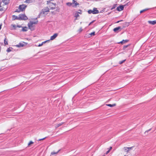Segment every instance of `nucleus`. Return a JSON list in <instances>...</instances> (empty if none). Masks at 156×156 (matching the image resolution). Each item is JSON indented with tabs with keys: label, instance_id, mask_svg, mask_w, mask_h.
<instances>
[{
	"label": "nucleus",
	"instance_id": "3",
	"mask_svg": "<svg viewBox=\"0 0 156 156\" xmlns=\"http://www.w3.org/2000/svg\"><path fill=\"white\" fill-rule=\"evenodd\" d=\"M27 6L24 4H22L19 5V8L16 11L19 12L21 11H23L25 9Z\"/></svg>",
	"mask_w": 156,
	"mask_h": 156
},
{
	"label": "nucleus",
	"instance_id": "26",
	"mask_svg": "<svg viewBox=\"0 0 156 156\" xmlns=\"http://www.w3.org/2000/svg\"><path fill=\"white\" fill-rule=\"evenodd\" d=\"M148 9H144L143 10H141L140 11V13H142L144 12V11H146V10H147Z\"/></svg>",
	"mask_w": 156,
	"mask_h": 156
},
{
	"label": "nucleus",
	"instance_id": "40",
	"mask_svg": "<svg viewBox=\"0 0 156 156\" xmlns=\"http://www.w3.org/2000/svg\"><path fill=\"white\" fill-rule=\"evenodd\" d=\"M94 22V21H92L91 22V24L93 23Z\"/></svg>",
	"mask_w": 156,
	"mask_h": 156
},
{
	"label": "nucleus",
	"instance_id": "27",
	"mask_svg": "<svg viewBox=\"0 0 156 156\" xmlns=\"http://www.w3.org/2000/svg\"><path fill=\"white\" fill-rule=\"evenodd\" d=\"M83 30V29H82V27H80L79 30H78V31L79 33H80Z\"/></svg>",
	"mask_w": 156,
	"mask_h": 156
},
{
	"label": "nucleus",
	"instance_id": "6",
	"mask_svg": "<svg viewBox=\"0 0 156 156\" xmlns=\"http://www.w3.org/2000/svg\"><path fill=\"white\" fill-rule=\"evenodd\" d=\"M19 20H25L27 19V16L24 14H21L19 15Z\"/></svg>",
	"mask_w": 156,
	"mask_h": 156
},
{
	"label": "nucleus",
	"instance_id": "36",
	"mask_svg": "<svg viewBox=\"0 0 156 156\" xmlns=\"http://www.w3.org/2000/svg\"><path fill=\"white\" fill-rule=\"evenodd\" d=\"M110 152V150H108V151L106 152V154H107L108 153H109V152Z\"/></svg>",
	"mask_w": 156,
	"mask_h": 156
},
{
	"label": "nucleus",
	"instance_id": "21",
	"mask_svg": "<svg viewBox=\"0 0 156 156\" xmlns=\"http://www.w3.org/2000/svg\"><path fill=\"white\" fill-rule=\"evenodd\" d=\"M9 0H3V2L5 4H8L9 2Z\"/></svg>",
	"mask_w": 156,
	"mask_h": 156
},
{
	"label": "nucleus",
	"instance_id": "16",
	"mask_svg": "<svg viewBox=\"0 0 156 156\" xmlns=\"http://www.w3.org/2000/svg\"><path fill=\"white\" fill-rule=\"evenodd\" d=\"M49 41V40H47V41H45L44 42H42V43H41V44H39L38 45V46L40 47V46H42L43 45V44H44V43H46V42H48V41Z\"/></svg>",
	"mask_w": 156,
	"mask_h": 156
},
{
	"label": "nucleus",
	"instance_id": "9",
	"mask_svg": "<svg viewBox=\"0 0 156 156\" xmlns=\"http://www.w3.org/2000/svg\"><path fill=\"white\" fill-rule=\"evenodd\" d=\"M72 4H74V5H73V7H76L78 5H79V4L74 0H73Z\"/></svg>",
	"mask_w": 156,
	"mask_h": 156
},
{
	"label": "nucleus",
	"instance_id": "31",
	"mask_svg": "<svg viewBox=\"0 0 156 156\" xmlns=\"http://www.w3.org/2000/svg\"><path fill=\"white\" fill-rule=\"evenodd\" d=\"M33 143V142L32 141H30V142L28 143V145L29 146L31 144H32Z\"/></svg>",
	"mask_w": 156,
	"mask_h": 156
},
{
	"label": "nucleus",
	"instance_id": "7",
	"mask_svg": "<svg viewBox=\"0 0 156 156\" xmlns=\"http://www.w3.org/2000/svg\"><path fill=\"white\" fill-rule=\"evenodd\" d=\"M124 5H121L118 7L116 9L117 11H121L122 10H123L124 8Z\"/></svg>",
	"mask_w": 156,
	"mask_h": 156
},
{
	"label": "nucleus",
	"instance_id": "18",
	"mask_svg": "<svg viewBox=\"0 0 156 156\" xmlns=\"http://www.w3.org/2000/svg\"><path fill=\"white\" fill-rule=\"evenodd\" d=\"M128 41V40H123L122 41H121L119 43H121V44H124L125 43Z\"/></svg>",
	"mask_w": 156,
	"mask_h": 156
},
{
	"label": "nucleus",
	"instance_id": "33",
	"mask_svg": "<svg viewBox=\"0 0 156 156\" xmlns=\"http://www.w3.org/2000/svg\"><path fill=\"white\" fill-rule=\"evenodd\" d=\"M128 46H129V45L124 46L123 47V49H125L126 48H127L128 47Z\"/></svg>",
	"mask_w": 156,
	"mask_h": 156
},
{
	"label": "nucleus",
	"instance_id": "28",
	"mask_svg": "<svg viewBox=\"0 0 156 156\" xmlns=\"http://www.w3.org/2000/svg\"><path fill=\"white\" fill-rule=\"evenodd\" d=\"M6 51L8 52H10V51H11V48H9L7 49Z\"/></svg>",
	"mask_w": 156,
	"mask_h": 156
},
{
	"label": "nucleus",
	"instance_id": "1",
	"mask_svg": "<svg viewBox=\"0 0 156 156\" xmlns=\"http://www.w3.org/2000/svg\"><path fill=\"white\" fill-rule=\"evenodd\" d=\"M38 21L36 22L30 21L29 23H28V26L29 29L31 30H33L34 29V25L37 24Z\"/></svg>",
	"mask_w": 156,
	"mask_h": 156
},
{
	"label": "nucleus",
	"instance_id": "24",
	"mask_svg": "<svg viewBox=\"0 0 156 156\" xmlns=\"http://www.w3.org/2000/svg\"><path fill=\"white\" fill-rule=\"evenodd\" d=\"M4 44L5 45H7L8 44V41H6V38H5L4 40Z\"/></svg>",
	"mask_w": 156,
	"mask_h": 156
},
{
	"label": "nucleus",
	"instance_id": "15",
	"mask_svg": "<svg viewBox=\"0 0 156 156\" xmlns=\"http://www.w3.org/2000/svg\"><path fill=\"white\" fill-rule=\"evenodd\" d=\"M28 28L26 27H23L22 30L23 31H26L27 30Z\"/></svg>",
	"mask_w": 156,
	"mask_h": 156
},
{
	"label": "nucleus",
	"instance_id": "4",
	"mask_svg": "<svg viewBox=\"0 0 156 156\" xmlns=\"http://www.w3.org/2000/svg\"><path fill=\"white\" fill-rule=\"evenodd\" d=\"M49 12V9L48 7H46L43 9L41 12L40 14H43L44 15H46L48 14Z\"/></svg>",
	"mask_w": 156,
	"mask_h": 156
},
{
	"label": "nucleus",
	"instance_id": "17",
	"mask_svg": "<svg viewBox=\"0 0 156 156\" xmlns=\"http://www.w3.org/2000/svg\"><path fill=\"white\" fill-rule=\"evenodd\" d=\"M63 124V122H62L61 123L57 124L55 126V127L56 128H57L59 127V126H61V125H62Z\"/></svg>",
	"mask_w": 156,
	"mask_h": 156
},
{
	"label": "nucleus",
	"instance_id": "19",
	"mask_svg": "<svg viewBox=\"0 0 156 156\" xmlns=\"http://www.w3.org/2000/svg\"><path fill=\"white\" fill-rule=\"evenodd\" d=\"M133 148V147H125L124 148L125 150H126L127 149H128L129 151L130 150H131L132 149V148Z\"/></svg>",
	"mask_w": 156,
	"mask_h": 156
},
{
	"label": "nucleus",
	"instance_id": "45",
	"mask_svg": "<svg viewBox=\"0 0 156 156\" xmlns=\"http://www.w3.org/2000/svg\"><path fill=\"white\" fill-rule=\"evenodd\" d=\"M118 21L117 22V23H119L120 21Z\"/></svg>",
	"mask_w": 156,
	"mask_h": 156
},
{
	"label": "nucleus",
	"instance_id": "34",
	"mask_svg": "<svg viewBox=\"0 0 156 156\" xmlns=\"http://www.w3.org/2000/svg\"><path fill=\"white\" fill-rule=\"evenodd\" d=\"M45 138H46V137L44 138H42V139H40L38 140V141H41V140H44Z\"/></svg>",
	"mask_w": 156,
	"mask_h": 156
},
{
	"label": "nucleus",
	"instance_id": "41",
	"mask_svg": "<svg viewBox=\"0 0 156 156\" xmlns=\"http://www.w3.org/2000/svg\"><path fill=\"white\" fill-rule=\"evenodd\" d=\"M2 25H0V30L1 29V27H2Z\"/></svg>",
	"mask_w": 156,
	"mask_h": 156
},
{
	"label": "nucleus",
	"instance_id": "42",
	"mask_svg": "<svg viewBox=\"0 0 156 156\" xmlns=\"http://www.w3.org/2000/svg\"><path fill=\"white\" fill-rule=\"evenodd\" d=\"M126 23L127 24V26H128L129 25V23Z\"/></svg>",
	"mask_w": 156,
	"mask_h": 156
},
{
	"label": "nucleus",
	"instance_id": "12",
	"mask_svg": "<svg viewBox=\"0 0 156 156\" xmlns=\"http://www.w3.org/2000/svg\"><path fill=\"white\" fill-rule=\"evenodd\" d=\"M79 16V12L76 11L75 14V17L76 18V20L77 19V18Z\"/></svg>",
	"mask_w": 156,
	"mask_h": 156
},
{
	"label": "nucleus",
	"instance_id": "10",
	"mask_svg": "<svg viewBox=\"0 0 156 156\" xmlns=\"http://www.w3.org/2000/svg\"><path fill=\"white\" fill-rule=\"evenodd\" d=\"M148 22L149 23L152 25H154L156 23V21H149Z\"/></svg>",
	"mask_w": 156,
	"mask_h": 156
},
{
	"label": "nucleus",
	"instance_id": "14",
	"mask_svg": "<svg viewBox=\"0 0 156 156\" xmlns=\"http://www.w3.org/2000/svg\"><path fill=\"white\" fill-rule=\"evenodd\" d=\"M12 19L13 20H15V19L19 20V16L13 15L12 16Z\"/></svg>",
	"mask_w": 156,
	"mask_h": 156
},
{
	"label": "nucleus",
	"instance_id": "43",
	"mask_svg": "<svg viewBox=\"0 0 156 156\" xmlns=\"http://www.w3.org/2000/svg\"><path fill=\"white\" fill-rule=\"evenodd\" d=\"M126 23L127 24V26H128L129 25V23Z\"/></svg>",
	"mask_w": 156,
	"mask_h": 156
},
{
	"label": "nucleus",
	"instance_id": "8",
	"mask_svg": "<svg viewBox=\"0 0 156 156\" xmlns=\"http://www.w3.org/2000/svg\"><path fill=\"white\" fill-rule=\"evenodd\" d=\"M58 34L57 33L55 34L53 36L51 37L50 40H53L55 38L58 36Z\"/></svg>",
	"mask_w": 156,
	"mask_h": 156
},
{
	"label": "nucleus",
	"instance_id": "44",
	"mask_svg": "<svg viewBox=\"0 0 156 156\" xmlns=\"http://www.w3.org/2000/svg\"><path fill=\"white\" fill-rule=\"evenodd\" d=\"M91 24V23L90 22V23L89 24V25H90V24Z\"/></svg>",
	"mask_w": 156,
	"mask_h": 156
},
{
	"label": "nucleus",
	"instance_id": "13",
	"mask_svg": "<svg viewBox=\"0 0 156 156\" xmlns=\"http://www.w3.org/2000/svg\"><path fill=\"white\" fill-rule=\"evenodd\" d=\"M24 46L23 44V43H20L16 45V46L17 47H23Z\"/></svg>",
	"mask_w": 156,
	"mask_h": 156
},
{
	"label": "nucleus",
	"instance_id": "20",
	"mask_svg": "<svg viewBox=\"0 0 156 156\" xmlns=\"http://www.w3.org/2000/svg\"><path fill=\"white\" fill-rule=\"evenodd\" d=\"M106 105H107L108 106H109L110 107H113L114 106H115L116 105V104H113L112 105H111V104H107Z\"/></svg>",
	"mask_w": 156,
	"mask_h": 156
},
{
	"label": "nucleus",
	"instance_id": "25",
	"mask_svg": "<svg viewBox=\"0 0 156 156\" xmlns=\"http://www.w3.org/2000/svg\"><path fill=\"white\" fill-rule=\"evenodd\" d=\"M72 4V3H71L70 2H68L66 3V5L69 6H71Z\"/></svg>",
	"mask_w": 156,
	"mask_h": 156
},
{
	"label": "nucleus",
	"instance_id": "32",
	"mask_svg": "<svg viewBox=\"0 0 156 156\" xmlns=\"http://www.w3.org/2000/svg\"><path fill=\"white\" fill-rule=\"evenodd\" d=\"M116 6V5H113L112 8L111 9H113L115 8Z\"/></svg>",
	"mask_w": 156,
	"mask_h": 156
},
{
	"label": "nucleus",
	"instance_id": "5",
	"mask_svg": "<svg viewBox=\"0 0 156 156\" xmlns=\"http://www.w3.org/2000/svg\"><path fill=\"white\" fill-rule=\"evenodd\" d=\"M89 14L93 13V14H98L99 13V11L96 8H94L93 10H89L88 11Z\"/></svg>",
	"mask_w": 156,
	"mask_h": 156
},
{
	"label": "nucleus",
	"instance_id": "2",
	"mask_svg": "<svg viewBox=\"0 0 156 156\" xmlns=\"http://www.w3.org/2000/svg\"><path fill=\"white\" fill-rule=\"evenodd\" d=\"M52 0L47 1V4L49 5L51 9H53L55 8V4L52 2Z\"/></svg>",
	"mask_w": 156,
	"mask_h": 156
},
{
	"label": "nucleus",
	"instance_id": "38",
	"mask_svg": "<svg viewBox=\"0 0 156 156\" xmlns=\"http://www.w3.org/2000/svg\"><path fill=\"white\" fill-rule=\"evenodd\" d=\"M17 27H19V28L21 27L20 25H17Z\"/></svg>",
	"mask_w": 156,
	"mask_h": 156
},
{
	"label": "nucleus",
	"instance_id": "30",
	"mask_svg": "<svg viewBox=\"0 0 156 156\" xmlns=\"http://www.w3.org/2000/svg\"><path fill=\"white\" fill-rule=\"evenodd\" d=\"M95 32H94L90 33V34L91 36L94 35H95Z\"/></svg>",
	"mask_w": 156,
	"mask_h": 156
},
{
	"label": "nucleus",
	"instance_id": "23",
	"mask_svg": "<svg viewBox=\"0 0 156 156\" xmlns=\"http://www.w3.org/2000/svg\"><path fill=\"white\" fill-rule=\"evenodd\" d=\"M60 150H59L57 152H52L51 153V155H53L54 154H57L60 151Z\"/></svg>",
	"mask_w": 156,
	"mask_h": 156
},
{
	"label": "nucleus",
	"instance_id": "29",
	"mask_svg": "<svg viewBox=\"0 0 156 156\" xmlns=\"http://www.w3.org/2000/svg\"><path fill=\"white\" fill-rule=\"evenodd\" d=\"M125 61H126V59L124 60H123L122 61H120L119 62V63L120 64H122V63H123Z\"/></svg>",
	"mask_w": 156,
	"mask_h": 156
},
{
	"label": "nucleus",
	"instance_id": "11",
	"mask_svg": "<svg viewBox=\"0 0 156 156\" xmlns=\"http://www.w3.org/2000/svg\"><path fill=\"white\" fill-rule=\"evenodd\" d=\"M121 29V28L120 27H117L116 28H115L114 29H113V30L115 32H117V31L119 30H120Z\"/></svg>",
	"mask_w": 156,
	"mask_h": 156
},
{
	"label": "nucleus",
	"instance_id": "37",
	"mask_svg": "<svg viewBox=\"0 0 156 156\" xmlns=\"http://www.w3.org/2000/svg\"><path fill=\"white\" fill-rule=\"evenodd\" d=\"M125 151L127 153L129 151V150L128 149H127L126 150H125Z\"/></svg>",
	"mask_w": 156,
	"mask_h": 156
},
{
	"label": "nucleus",
	"instance_id": "39",
	"mask_svg": "<svg viewBox=\"0 0 156 156\" xmlns=\"http://www.w3.org/2000/svg\"><path fill=\"white\" fill-rule=\"evenodd\" d=\"M112 147H110V149L109 150H110H110H111L112 149Z\"/></svg>",
	"mask_w": 156,
	"mask_h": 156
},
{
	"label": "nucleus",
	"instance_id": "35",
	"mask_svg": "<svg viewBox=\"0 0 156 156\" xmlns=\"http://www.w3.org/2000/svg\"><path fill=\"white\" fill-rule=\"evenodd\" d=\"M80 12H79V14H82V11H81V10H80Z\"/></svg>",
	"mask_w": 156,
	"mask_h": 156
},
{
	"label": "nucleus",
	"instance_id": "22",
	"mask_svg": "<svg viewBox=\"0 0 156 156\" xmlns=\"http://www.w3.org/2000/svg\"><path fill=\"white\" fill-rule=\"evenodd\" d=\"M33 2V0H26L25 2L27 3H31Z\"/></svg>",
	"mask_w": 156,
	"mask_h": 156
}]
</instances>
